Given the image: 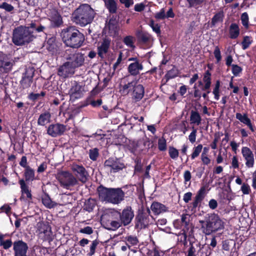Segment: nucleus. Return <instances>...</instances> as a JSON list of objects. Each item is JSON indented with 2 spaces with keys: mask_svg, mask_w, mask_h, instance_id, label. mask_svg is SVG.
<instances>
[{
  "mask_svg": "<svg viewBox=\"0 0 256 256\" xmlns=\"http://www.w3.org/2000/svg\"><path fill=\"white\" fill-rule=\"evenodd\" d=\"M46 27L36 22H32L27 26H20L13 30L12 42L17 46L27 44L36 38L35 32H44Z\"/></svg>",
  "mask_w": 256,
  "mask_h": 256,
  "instance_id": "f257e3e1",
  "label": "nucleus"
},
{
  "mask_svg": "<svg viewBox=\"0 0 256 256\" xmlns=\"http://www.w3.org/2000/svg\"><path fill=\"white\" fill-rule=\"evenodd\" d=\"M96 14L95 11L89 4H82L72 12L71 19L76 24L82 27L90 24Z\"/></svg>",
  "mask_w": 256,
  "mask_h": 256,
  "instance_id": "f03ea898",
  "label": "nucleus"
},
{
  "mask_svg": "<svg viewBox=\"0 0 256 256\" xmlns=\"http://www.w3.org/2000/svg\"><path fill=\"white\" fill-rule=\"evenodd\" d=\"M60 36L64 44L73 48H78L84 41V36L75 26H72L64 28Z\"/></svg>",
  "mask_w": 256,
  "mask_h": 256,
  "instance_id": "7ed1b4c3",
  "label": "nucleus"
},
{
  "mask_svg": "<svg viewBox=\"0 0 256 256\" xmlns=\"http://www.w3.org/2000/svg\"><path fill=\"white\" fill-rule=\"evenodd\" d=\"M99 198L102 202L118 204L124 198V194L120 188H108L102 186L98 188Z\"/></svg>",
  "mask_w": 256,
  "mask_h": 256,
  "instance_id": "20e7f679",
  "label": "nucleus"
},
{
  "mask_svg": "<svg viewBox=\"0 0 256 256\" xmlns=\"http://www.w3.org/2000/svg\"><path fill=\"white\" fill-rule=\"evenodd\" d=\"M202 232L209 235L213 232L218 231L224 228V223L218 215L212 214L208 215L206 221L200 220Z\"/></svg>",
  "mask_w": 256,
  "mask_h": 256,
  "instance_id": "39448f33",
  "label": "nucleus"
},
{
  "mask_svg": "<svg viewBox=\"0 0 256 256\" xmlns=\"http://www.w3.org/2000/svg\"><path fill=\"white\" fill-rule=\"evenodd\" d=\"M56 178L60 186L67 190L78 184L76 178L68 171H60L56 174Z\"/></svg>",
  "mask_w": 256,
  "mask_h": 256,
  "instance_id": "423d86ee",
  "label": "nucleus"
},
{
  "mask_svg": "<svg viewBox=\"0 0 256 256\" xmlns=\"http://www.w3.org/2000/svg\"><path fill=\"white\" fill-rule=\"evenodd\" d=\"M119 212L116 210H112L108 214H105L103 216L104 218L108 217V219L107 220V226L108 230H116L120 228L123 224L119 219Z\"/></svg>",
  "mask_w": 256,
  "mask_h": 256,
  "instance_id": "0eeeda50",
  "label": "nucleus"
},
{
  "mask_svg": "<svg viewBox=\"0 0 256 256\" xmlns=\"http://www.w3.org/2000/svg\"><path fill=\"white\" fill-rule=\"evenodd\" d=\"M152 218L149 208L146 212H140L136 217V228L140 230L146 228L150 224Z\"/></svg>",
  "mask_w": 256,
  "mask_h": 256,
  "instance_id": "6e6552de",
  "label": "nucleus"
},
{
  "mask_svg": "<svg viewBox=\"0 0 256 256\" xmlns=\"http://www.w3.org/2000/svg\"><path fill=\"white\" fill-rule=\"evenodd\" d=\"M71 169L75 174L78 182L80 181L83 184L87 182L89 175L86 168L82 165L73 164L71 166Z\"/></svg>",
  "mask_w": 256,
  "mask_h": 256,
  "instance_id": "1a4fd4ad",
  "label": "nucleus"
},
{
  "mask_svg": "<svg viewBox=\"0 0 256 256\" xmlns=\"http://www.w3.org/2000/svg\"><path fill=\"white\" fill-rule=\"evenodd\" d=\"M69 51L66 50V58L69 60L70 62L74 68L81 66L83 65L84 61V58L83 54L78 52L72 54H69Z\"/></svg>",
  "mask_w": 256,
  "mask_h": 256,
  "instance_id": "9d476101",
  "label": "nucleus"
},
{
  "mask_svg": "<svg viewBox=\"0 0 256 256\" xmlns=\"http://www.w3.org/2000/svg\"><path fill=\"white\" fill-rule=\"evenodd\" d=\"M14 256H28V244L22 240L13 243Z\"/></svg>",
  "mask_w": 256,
  "mask_h": 256,
  "instance_id": "9b49d317",
  "label": "nucleus"
},
{
  "mask_svg": "<svg viewBox=\"0 0 256 256\" xmlns=\"http://www.w3.org/2000/svg\"><path fill=\"white\" fill-rule=\"evenodd\" d=\"M104 167L110 173H114L123 169L124 165L118 160L110 158L105 161Z\"/></svg>",
  "mask_w": 256,
  "mask_h": 256,
  "instance_id": "f8f14e48",
  "label": "nucleus"
},
{
  "mask_svg": "<svg viewBox=\"0 0 256 256\" xmlns=\"http://www.w3.org/2000/svg\"><path fill=\"white\" fill-rule=\"evenodd\" d=\"M119 219L123 226H126L132 222L134 217V212L130 206H126L122 212H119Z\"/></svg>",
  "mask_w": 256,
  "mask_h": 256,
  "instance_id": "ddd939ff",
  "label": "nucleus"
},
{
  "mask_svg": "<svg viewBox=\"0 0 256 256\" xmlns=\"http://www.w3.org/2000/svg\"><path fill=\"white\" fill-rule=\"evenodd\" d=\"M242 154L246 161V166L248 168H252L254 164V154L251 150L246 146L242 147Z\"/></svg>",
  "mask_w": 256,
  "mask_h": 256,
  "instance_id": "4468645a",
  "label": "nucleus"
},
{
  "mask_svg": "<svg viewBox=\"0 0 256 256\" xmlns=\"http://www.w3.org/2000/svg\"><path fill=\"white\" fill-rule=\"evenodd\" d=\"M66 126L62 124H50L47 128V134L52 137H56L62 134L66 130Z\"/></svg>",
  "mask_w": 256,
  "mask_h": 256,
  "instance_id": "2eb2a0df",
  "label": "nucleus"
},
{
  "mask_svg": "<svg viewBox=\"0 0 256 256\" xmlns=\"http://www.w3.org/2000/svg\"><path fill=\"white\" fill-rule=\"evenodd\" d=\"M74 68L70 62L64 64L58 70V74L59 76L66 78L73 74L74 72Z\"/></svg>",
  "mask_w": 256,
  "mask_h": 256,
  "instance_id": "dca6fc26",
  "label": "nucleus"
},
{
  "mask_svg": "<svg viewBox=\"0 0 256 256\" xmlns=\"http://www.w3.org/2000/svg\"><path fill=\"white\" fill-rule=\"evenodd\" d=\"M13 63L12 60L4 54H0V71L2 72L8 73L12 68Z\"/></svg>",
  "mask_w": 256,
  "mask_h": 256,
  "instance_id": "f3484780",
  "label": "nucleus"
},
{
  "mask_svg": "<svg viewBox=\"0 0 256 256\" xmlns=\"http://www.w3.org/2000/svg\"><path fill=\"white\" fill-rule=\"evenodd\" d=\"M144 94V88L141 84H136L131 93L132 98L134 102L141 100Z\"/></svg>",
  "mask_w": 256,
  "mask_h": 256,
  "instance_id": "a211bd4d",
  "label": "nucleus"
},
{
  "mask_svg": "<svg viewBox=\"0 0 256 256\" xmlns=\"http://www.w3.org/2000/svg\"><path fill=\"white\" fill-rule=\"evenodd\" d=\"M34 75V70L33 68H29L26 70L20 81L21 85L24 88H29L30 86Z\"/></svg>",
  "mask_w": 256,
  "mask_h": 256,
  "instance_id": "6ab92c4d",
  "label": "nucleus"
},
{
  "mask_svg": "<svg viewBox=\"0 0 256 256\" xmlns=\"http://www.w3.org/2000/svg\"><path fill=\"white\" fill-rule=\"evenodd\" d=\"M38 234L42 239L48 240L51 238L52 232L48 225L40 223L38 225Z\"/></svg>",
  "mask_w": 256,
  "mask_h": 256,
  "instance_id": "aec40b11",
  "label": "nucleus"
},
{
  "mask_svg": "<svg viewBox=\"0 0 256 256\" xmlns=\"http://www.w3.org/2000/svg\"><path fill=\"white\" fill-rule=\"evenodd\" d=\"M144 68L143 65L140 62H132L128 67V71L130 75L136 76L140 74V72Z\"/></svg>",
  "mask_w": 256,
  "mask_h": 256,
  "instance_id": "412c9836",
  "label": "nucleus"
},
{
  "mask_svg": "<svg viewBox=\"0 0 256 256\" xmlns=\"http://www.w3.org/2000/svg\"><path fill=\"white\" fill-rule=\"evenodd\" d=\"M110 40L108 38H104L100 45L98 47V54L99 56L102 58L108 51L110 44Z\"/></svg>",
  "mask_w": 256,
  "mask_h": 256,
  "instance_id": "4be33fe9",
  "label": "nucleus"
},
{
  "mask_svg": "<svg viewBox=\"0 0 256 256\" xmlns=\"http://www.w3.org/2000/svg\"><path fill=\"white\" fill-rule=\"evenodd\" d=\"M82 86L77 82H74L69 90L68 94L71 98H78L82 96Z\"/></svg>",
  "mask_w": 256,
  "mask_h": 256,
  "instance_id": "5701e85b",
  "label": "nucleus"
},
{
  "mask_svg": "<svg viewBox=\"0 0 256 256\" xmlns=\"http://www.w3.org/2000/svg\"><path fill=\"white\" fill-rule=\"evenodd\" d=\"M136 83V82L132 80L124 84H120V92L123 96H126L130 92L132 93Z\"/></svg>",
  "mask_w": 256,
  "mask_h": 256,
  "instance_id": "b1692460",
  "label": "nucleus"
},
{
  "mask_svg": "<svg viewBox=\"0 0 256 256\" xmlns=\"http://www.w3.org/2000/svg\"><path fill=\"white\" fill-rule=\"evenodd\" d=\"M236 118L237 120H239L241 122L246 125L252 131L254 132V129L252 126L250 120L248 118L246 114H242L240 113L237 112L236 114Z\"/></svg>",
  "mask_w": 256,
  "mask_h": 256,
  "instance_id": "393cba45",
  "label": "nucleus"
},
{
  "mask_svg": "<svg viewBox=\"0 0 256 256\" xmlns=\"http://www.w3.org/2000/svg\"><path fill=\"white\" fill-rule=\"evenodd\" d=\"M206 188L204 187H202L198 191L194 200L192 203L193 208H196L198 205L202 202L205 196Z\"/></svg>",
  "mask_w": 256,
  "mask_h": 256,
  "instance_id": "a878e982",
  "label": "nucleus"
},
{
  "mask_svg": "<svg viewBox=\"0 0 256 256\" xmlns=\"http://www.w3.org/2000/svg\"><path fill=\"white\" fill-rule=\"evenodd\" d=\"M150 208L155 214H159L168 210L167 208L164 205L158 202H154Z\"/></svg>",
  "mask_w": 256,
  "mask_h": 256,
  "instance_id": "bb28decb",
  "label": "nucleus"
},
{
  "mask_svg": "<svg viewBox=\"0 0 256 256\" xmlns=\"http://www.w3.org/2000/svg\"><path fill=\"white\" fill-rule=\"evenodd\" d=\"M51 114L49 112L42 114L38 120V125L44 126L50 122Z\"/></svg>",
  "mask_w": 256,
  "mask_h": 256,
  "instance_id": "cd10ccee",
  "label": "nucleus"
},
{
  "mask_svg": "<svg viewBox=\"0 0 256 256\" xmlns=\"http://www.w3.org/2000/svg\"><path fill=\"white\" fill-rule=\"evenodd\" d=\"M229 33L230 37L232 39L237 38L240 33L238 26L235 23L232 24L230 26Z\"/></svg>",
  "mask_w": 256,
  "mask_h": 256,
  "instance_id": "c85d7f7f",
  "label": "nucleus"
},
{
  "mask_svg": "<svg viewBox=\"0 0 256 256\" xmlns=\"http://www.w3.org/2000/svg\"><path fill=\"white\" fill-rule=\"evenodd\" d=\"M18 182L20 186L22 196H23L24 194H26V197L28 198H31L32 194L30 193V191L29 190L28 187L26 184L24 180L22 179V180H20ZM22 196H21L20 199H22Z\"/></svg>",
  "mask_w": 256,
  "mask_h": 256,
  "instance_id": "c756f323",
  "label": "nucleus"
},
{
  "mask_svg": "<svg viewBox=\"0 0 256 256\" xmlns=\"http://www.w3.org/2000/svg\"><path fill=\"white\" fill-rule=\"evenodd\" d=\"M224 18V12L222 10L218 12L212 18L211 24L214 26L219 22H222L223 21Z\"/></svg>",
  "mask_w": 256,
  "mask_h": 256,
  "instance_id": "7c9ffc66",
  "label": "nucleus"
},
{
  "mask_svg": "<svg viewBox=\"0 0 256 256\" xmlns=\"http://www.w3.org/2000/svg\"><path fill=\"white\" fill-rule=\"evenodd\" d=\"M136 36L141 42L144 44L148 42L150 39V36L148 34L142 31L136 32Z\"/></svg>",
  "mask_w": 256,
  "mask_h": 256,
  "instance_id": "2f4dec72",
  "label": "nucleus"
},
{
  "mask_svg": "<svg viewBox=\"0 0 256 256\" xmlns=\"http://www.w3.org/2000/svg\"><path fill=\"white\" fill-rule=\"evenodd\" d=\"M125 240L126 241V244L129 248H130L131 246L138 245L139 242L138 238L133 236H126Z\"/></svg>",
  "mask_w": 256,
  "mask_h": 256,
  "instance_id": "473e14b6",
  "label": "nucleus"
},
{
  "mask_svg": "<svg viewBox=\"0 0 256 256\" xmlns=\"http://www.w3.org/2000/svg\"><path fill=\"white\" fill-rule=\"evenodd\" d=\"M24 175L26 181H32L35 178L34 171L30 166L25 168Z\"/></svg>",
  "mask_w": 256,
  "mask_h": 256,
  "instance_id": "72a5a7b5",
  "label": "nucleus"
},
{
  "mask_svg": "<svg viewBox=\"0 0 256 256\" xmlns=\"http://www.w3.org/2000/svg\"><path fill=\"white\" fill-rule=\"evenodd\" d=\"M105 4L110 13L114 14L116 12L117 4L114 0H106Z\"/></svg>",
  "mask_w": 256,
  "mask_h": 256,
  "instance_id": "f704fd0d",
  "label": "nucleus"
},
{
  "mask_svg": "<svg viewBox=\"0 0 256 256\" xmlns=\"http://www.w3.org/2000/svg\"><path fill=\"white\" fill-rule=\"evenodd\" d=\"M42 202L44 206L48 208H54L57 204L52 200L47 195L44 196L42 198Z\"/></svg>",
  "mask_w": 256,
  "mask_h": 256,
  "instance_id": "c9c22d12",
  "label": "nucleus"
},
{
  "mask_svg": "<svg viewBox=\"0 0 256 256\" xmlns=\"http://www.w3.org/2000/svg\"><path fill=\"white\" fill-rule=\"evenodd\" d=\"M50 20L52 25L55 27L60 26L62 23V18L58 13L54 14L52 16Z\"/></svg>",
  "mask_w": 256,
  "mask_h": 256,
  "instance_id": "e433bc0d",
  "label": "nucleus"
},
{
  "mask_svg": "<svg viewBox=\"0 0 256 256\" xmlns=\"http://www.w3.org/2000/svg\"><path fill=\"white\" fill-rule=\"evenodd\" d=\"M190 120L192 124L199 125L201 122L202 118L197 112L192 110L190 114Z\"/></svg>",
  "mask_w": 256,
  "mask_h": 256,
  "instance_id": "4c0bfd02",
  "label": "nucleus"
},
{
  "mask_svg": "<svg viewBox=\"0 0 256 256\" xmlns=\"http://www.w3.org/2000/svg\"><path fill=\"white\" fill-rule=\"evenodd\" d=\"M144 145V143L140 140L134 143L132 148V152L135 154H140L143 150Z\"/></svg>",
  "mask_w": 256,
  "mask_h": 256,
  "instance_id": "58836bf2",
  "label": "nucleus"
},
{
  "mask_svg": "<svg viewBox=\"0 0 256 256\" xmlns=\"http://www.w3.org/2000/svg\"><path fill=\"white\" fill-rule=\"evenodd\" d=\"M188 3V8H198L206 0H186Z\"/></svg>",
  "mask_w": 256,
  "mask_h": 256,
  "instance_id": "ea45409f",
  "label": "nucleus"
},
{
  "mask_svg": "<svg viewBox=\"0 0 256 256\" xmlns=\"http://www.w3.org/2000/svg\"><path fill=\"white\" fill-rule=\"evenodd\" d=\"M123 42L128 46L131 48H134V36H126L124 38Z\"/></svg>",
  "mask_w": 256,
  "mask_h": 256,
  "instance_id": "a19ab883",
  "label": "nucleus"
},
{
  "mask_svg": "<svg viewBox=\"0 0 256 256\" xmlns=\"http://www.w3.org/2000/svg\"><path fill=\"white\" fill-rule=\"evenodd\" d=\"M98 244V242L97 240H94L92 242L90 246V251L88 252V256H92L96 252V250Z\"/></svg>",
  "mask_w": 256,
  "mask_h": 256,
  "instance_id": "79ce46f5",
  "label": "nucleus"
},
{
  "mask_svg": "<svg viewBox=\"0 0 256 256\" xmlns=\"http://www.w3.org/2000/svg\"><path fill=\"white\" fill-rule=\"evenodd\" d=\"M202 145L200 144L196 146L193 148V152L191 155V158L192 160H194L195 158L198 157L202 152Z\"/></svg>",
  "mask_w": 256,
  "mask_h": 256,
  "instance_id": "37998d69",
  "label": "nucleus"
},
{
  "mask_svg": "<svg viewBox=\"0 0 256 256\" xmlns=\"http://www.w3.org/2000/svg\"><path fill=\"white\" fill-rule=\"evenodd\" d=\"M252 40L250 37L245 36L244 37V40L242 42V48L243 50H246L252 43Z\"/></svg>",
  "mask_w": 256,
  "mask_h": 256,
  "instance_id": "c03bdc74",
  "label": "nucleus"
},
{
  "mask_svg": "<svg viewBox=\"0 0 256 256\" xmlns=\"http://www.w3.org/2000/svg\"><path fill=\"white\" fill-rule=\"evenodd\" d=\"M240 20L244 26L248 28L249 18L248 14L246 12H244L242 14Z\"/></svg>",
  "mask_w": 256,
  "mask_h": 256,
  "instance_id": "a18cd8bd",
  "label": "nucleus"
},
{
  "mask_svg": "<svg viewBox=\"0 0 256 256\" xmlns=\"http://www.w3.org/2000/svg\"><path fill=\"white\" fill-rule=\"evenodd\" d=\"M124 59V55L122 52H120L118 54V56L116 60V62L113 64L112 68L115 71L118 68H119L120 64Z\"/></svg>",
  "mask_w": 256,
  "mask_h": 256,
  "instance_id": "49530a36",
  "label": "nucleus"
},
{
  "mask_svg": "<svg viewBox=\"0 0 256 256\" xmlns=\"http://www.w3.org/2000/svg\"><path fill=\"white\" fill-rule=\"evenodd\" d=\"M168 154L170 157L173 160L177 158L179 154L178 150L172 146L169 148Z\"/></svg>",
  "mask_w": 256,
  "mask_h": 256,
  "instance_id": "de8ad7c7",
  "label": "nucleus"
},
{
  "mask_svg": "<svg viewBox=\"0 0 256 256\" xmlns=\"http://www.w3.org/2000/svg\"><path fill=\"white\" fill-rule=\"evenodd\" d=\"M158 148L160 151H164L166 149V140L164 138H160L158 140Z\"/></svg>",
  "mask_w": 256,
  "mask_h": 256,
  "instance_id": "09e8293b",
  "label": "nucleus"
},
{
  "mask_svg": "<svg viewBox=\"0 0 256 256\" xmlns=\"http://www.w3.org/2000/svg\"><path fill=\"white\" fill-rule=\"evenodd\" d=\"M98 156V150L96 148H94L90 150L89 156L90 158L92 160H96Z\"/></svg>",
  "mask_w": 256,
  "mask_h": 256,
  "instance_id": "8fccbe9b",
  "label": "nucleus"
},
{
  "mask_svg": "<svg viewBox=\"0 0 256 256\" xmlns=\"http://www.w3.org/2000/svg\"><path fill=\"white\" fill-rule=\"evenodd\" d=\"M184 184H186L189 182L188 186L190 184V180L192 178V174L189 170H186L184 174Z\"/></svg>",
  "mask_w": 256,
  "mask_h": 256,
  "instance_id": "3c124183",
  "label": "nucleus"
},
{
  "mask_svg": "<svg viewBox=\"0 0 256 256\" xmlns=\"http://www.w3.org/2000/svg\"><path fill=\"white\" fill-rule=\"evenodd\" d=\"M197 130L196 129L192 128V130L188 136V140L192 143H194L196 140Z\"/></svg>",
  "mask_w": 256,
  "mask_h": 256,
  "instance_id": "603ef678",
  "label": "nucleus"
},
{
  "mask_svg": "<svg viewBox=\"0 0 256 256\" xmlns=\"http://www.w3.org/2000/svg\"><path fill=\"white\" fill-rule=\"evenodd\" d=\"M232 72L234 76H238L242 71L241 67L239 66L236 64H232Z\"/></svg>",
  "mask_w": 256,
  "mask_h": 256,
  "instance_id": "864d4df0",
  "label": "nucleus"
},
{
  "mask_svg": "<svg viewBox=\"0 0 256 256\" xmlns=\"http://www.w3.org/2000/svg\"><path fill=\"white\" fill-rule=\"evenodd\" d=\"M12 245H13V243L10 239L5 240L3 242H2L0 244L5 250L9 248Z\"/></svg>",
  "mask_w": 256,
  "mask_h": 256,
  "instance_id": "5fc2aeb1",
  "label": "nucleus"
},
{
  "mask_svg": "<svg viewBox=\"0 0 256 256\" xmlns=\"http://www.w3.org/2000/svg\"><path fill=\"white\" fill-rule=\"evenodd\" d=\"M0 8L5 10L6 11L10 12L14 10V8L12 6L6 2H3L0 6Z\"/></svg>",
  "mask_w": 256,
  "mask_h": 256,
  "instance_id": "6e6d98bb",
  "label": "nucleus"
},
{
  "mask_svg": "<svg viewBox=\"0 0 256 256\" xmlns=\"http://www.w3.org/2000/svg\"><path fill=\"white\" fill-rule=\"evenodd\" d=\"M214 54L216 58V59L217 62H220L222 60V56L220 50L218 46H216L215 47Z\"/></svg>",
  "mask_w": 256,
  "mask_h": 256,
  "instance_id": "4d7b16f0",
  "label": "nucleus"
},
{
  "mask_svg": "<svg viewBox=\"0 0 256 256\" xmlns=\"http://www.w3.org/2000/svg\"><path fill=\"white\" fill-rule=\"evenodd\" d=\"M155 18L158 20H163L166 18L164 9L162 8L159 12H157L155 15Z\"/></svg>",
  "mask_w": 256,
  "mask_h": 256,
  "instance_id": "13d9d810",
  "label": "nucleus"
},
{
  "mask_svg": "<svg viewBox=\"0 0 256 256\" xmlns=\"http://www.w3.org/2000/svg\"><path fill=\"white\" fill-rule=\"evenodd\" d=\"M241 190L244 194H248L250 192V186L247 184H243L241 187Z\"/></svg>",
  "mask_w": 256,
  "mask_h": 256,
  "instance_id": "bf43d9fd",
  "label": "nucleus"
},
{
  "mask_svg": "<svg viewBox=\"0 0 256 256\" xmlns=\"http://www.w3.org/2000/svg\"><path fill=\"white\" fill-rule=\"evenodd\" d=\"M80 232L82 234H90L93 233V230L90 226H87L85 228H81L80 230Z\"/></svg>",
  "mask_w": 256,
  "mask_h": 256,
  "instance_id": "052dcab7",
  "label": "nucleus"
},
{
  "mask_svg": "<svg viewBox=\"0 0 256 256\" xmlns=\"http://www.w3.org/2000/svg\"><path fill=\"white\" fill-rule=\"evenodd\" d=\"M211 74L208 70H207L203 78V81L205 84H211Z\"/></svg>",
  "mask_w": 256,
  "mask_h": 256,
  "instance_id": "680f3d73",
  "label": "nucleus"
},
{
  "mask_svg": "<svg viewBox=\"0 0 256 256\" xmlns=\"http://www.w3.org/2000/svg\"><path fill=\"white\" fill-rule=\"evenodd\" d=\"M181 221L186 226H188L190 222V216L188 214H182Z\"/></svg>",
  "mask_w": 256,
  "mask_h": 256,
  "instance_id": "e2e57ef3",
  "label": "nucleus"
},
{
  "mask_svg": "<svg viewBox=\"0 0 256 256\" xmlns=\"http://www.w3.org/2000/svg\"><path fill=\"white\" fill-rule=\"evenodd\" d=\"M44 92H42L40 94H34L31 93L28 95V98L32 100H37L40 96H44Z\"/></svg>",
  "mask_w": 256,
  "mask_h": 256,
  "instance_id": "0e129e2a",
  "label": "nucleus"
},
{
  "mask_svg": "<svg viewBox=\"0 0 256 256\" xmlns=\"http://www.w3.org/2000/svg\"><path fill=\"white\" fill-rule=\"evenodd\" d=\"M120 2L121 4H124L126 8H130L134 3L133 0H120Z\"/></svg>",
  "mask_w": 256,
  "mask_h": 256,
  "instance_id": "69168bd1",
  "label": "nucleus"
},
{
  "mask_svg": "<svg viewBox=\"0 0 256 256\" xmlns=\"http://www.w3.org/2000/svg\"><path fill=\"white\" fill-rule=\"evenodd\" d=\"M186 256H196V249L193 245H192L189 248Z\"/></svg>",
  "mask_w": 256,
  "mask_h": 256,
  "instance_id": "338daca9",
  "label": "nucleus"
},
{
  "mask_svg": "<svg viewBox=\"0 0 256 256\" xmlns=\"http://www.w3.org/2000/svg\"><path fill=\"white\" fill-rule=\"evenodd\" d=\"M145 5L143 3L137 4H135L134 10L136 12H140L144 10Z\"/></svg>",
  "mask_w": 256,
  "mask_h": 256,
  "instance_id": "774afa93",
  "label": "nucleus"
}]
</instances>
